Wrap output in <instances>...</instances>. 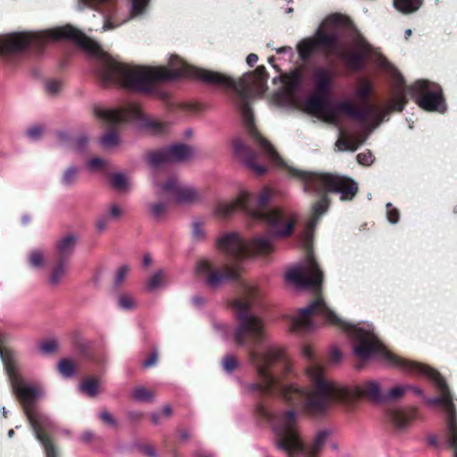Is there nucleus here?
Listing matches in <instances>:
<instances>
[{"instance_id":"obj_1","label":"nucleus","mask_w":457,"mask_h":457,"mask_svg":"<svg viewBox=\"0 0 457 457\" xmlns=\"http://www.w3.org/2000/svg\"><path fill=\"white\" fill-rule=\"evenodd\" d=\"M83 49L98 60L100 76L106 84H118L121 87L140 92L151 90L155 82L170 80L186 76L206 83L235 89L241 98L240 110L246 129L255 145L260 149L258 154L251 153L249 147L239 138L234 140V153L240 162L256 175L266 172L264 165L257 163V159L276 166L283 167L284 162L270 145L256 130L253 125V112L246 100L250 96H261L266 91L267 72L265 67L259 66L253 72L245 74L238 82L231 77L216 71L200 69L171 55L169 67L130 66L114 61L101 48L100 45L83 33Z\"/></svg>"},{"instance_id":"obj_2","label":"nucleus","mask_w":457,"mask_h":457,"mask_svg":"<svg viewBox=\"0 0 457 457\" xmlns=\"http://www.w3.org/2000/svg\"><path fill=\"white\" fill-rule=\"evenodd\" d=\"M318 317L349 334L353 341V353L359 360L368 361L371 358L379 357L389 365L400 367L413 374L424 375L434 381L440 396L428 399V403L429 404H442L445 411L448 412L445 441L453 450V457H457V423L454 416V404L446 383L440 374L428 366L394 355L379 341L370 324H351L346 322L332 312L321 297L301 309L292 318L291 329L310 330L314 327V319Z\"/></svg>"},{"instance_id":"obj_3","label":"nucleus","mask_w":457,"mask_h":457,"mask_svg":"<svg viewBox=\"0 0 457 457\" xmlns=\"http://www.w3.org/2000/svg\"><path fill=\"white\" fill-rule=\"evenodd\" d=\"M250 356L262 378V384L260 385L262 388L269 390L274 386H279L281 387V395L286 401L295 405L303 404L311 412L321 411L334 400L351 403L358 397L366 395L376 403L386 401V393L382 392L378 381L370 380L363 385L351 387L339 386L328 381L324 377L323 370L316 362L310 364L305 370L306 377L312 383V392L294 384L282 386L267 370L270 364L280 360L284 361L286 373L292 370L291 363L286 359L284 350L278 346L269 347L261 356L253 352Z\"/></svg>"},{"instance_id":"obj_4","label":"nucleus","mask_w":457,"mask_h":457,"mask_svg":"<svg viewBox=\"0 0 457 457\" xmlns=\"http://www.w3.org/2000/svg\"><path fill=\"white\" fill-rule=\"evenodd\" d=\"M378 65L387 70L394 78L395 88L390 102L384 108H378L373 104H365L357 110L350 101H342L330 104L328 96L313 94L304 104L306 112L317 117L327 123L339 125L344 115L353 118L362 126L363 130L369 134L375 129L380 122L393 111L401 112L405 105V96L402 85L403 79L398 71L386 61L378 55Z\"/></svg>"},{"instance_id":"obj_5","label":"nucleus","mask_w":457,"mask_h":457,"mask_svg":"<svg viewBox=\"0 0 457 457\" xmlns=\"http://www.w3.org/2000/svg\"><path fill=\"white\" fill-rule=\"evenodd\" d=\"M319 46L339 56L352 69H358L372 50L348 17L337 13L322 21L314 37L298 44L301 58L307 59Z\"/></svg>"},{"instance_id":"obj_6","label":"nucleus","mask_w":457,"mask_h":457,"mask_svg":"<svg viewBox=\"0 0 457 457\" xmlns=\"http://www.w3.org/2000/svg\"><path fill=\"white\" fill-rule=\"evenodd\" d=\"M0 357L4 362L12 390L21 403L24 412L33 428L36 438L45 448L46 457H57V451L51 443L47 433L54 428L53 420L40 413L34 406V401L44 395L40 386L25 382L17 368L16 358L11 352L0 349Z\"/></svg>"},{"instance_id":"obj_7","label":"nucleus","mask_w":457,"mask_h":457,"mask_svg":"<svg viewBox=\"0 0 457 457\" xmlns=\"http://www.w3.org/2000/svg\"><path fill=\"white\" fill-rule=\"evenodd\" d=\"M258 295L256 286L250 285L244 288L242 295L234 302L238 327L235 329V340L240 345L246 342V337L260 341L264 336L265 327L261 317L251 312L252 305Z\"/></svg>"},{"instance_id":"obj_8","label":"nucleus","mask_w":457,"mask_h":457,"mask_svg":"<svg viewBox=\"0 0 457 457\" xmlns=\"http://www.w3.org/2000/svg\"><path fill=\"white\" fill-rule=\"evenodd\" d=\"M272 191L264 187L256 197V212L259 217H253V221L266 224L273 237L284 238L289 237L294 230L297 220L296 214L289 210L281 207L269 208L271 201Z\"/></svg>"},{"instance_id":"obj_9","label":"nucleus","mask_w":457,"mask_h":457,"mask_svg":"<svg viewBox=\"0 0 457 457\" xmlns=\"http://www.w3.org/2000/svg\"><path fill=\"white\" fill-rule=\"evenodd\" d=\"M274 237L272 235H261L246 241L237 232H228L217 238V245L220 251L240 261L248 258L251 253L260 255L271 253L274 250Z\"/></svg>"},{"instance_id":"obj_10","label":"nucleus","mask_w":457,"mask_h":457,"mask_svg":"<svg viewBox=\"0 0 457 457\" xmlns=\"http://www.w3.org/2000/svg\"><path fill=\"white\" fill-rule=\"evenodd\" d=\"M273 430L277 447L286 452L288 457H314L315 454H311L304 446L296 427V415L294 411H287L279 416L273 425Z\"/></svg>"},{"instance_id":"obj_11","label":"nucleus","mask_w":457,"mask_h":457,"mask_svg":"<svg viewBox=\"0 0 457 457\" xmlns=\"http://www.w3.org/2000/svg\"><path fill=\"white\" fill-rule=\"evenodd\" d=\"M296 175L305 183V191L313 189L317 192L337 193L344 201L352 200L358 191L357 183L345 176L305 171H296Z\"/></svg>"},{"instance_id":"obj_12","label":"nucleus","mask_w":457,"mask_h":457,"mask_svg":"<svg viewBox=\"0 0 457 457\" xmlns=\"http://www.w3.org/2000/svg\"><path fill=\"white\" fill-rule=\"evenodd\" d=\"M285 279L287 284L297 289H317L322 283L323 273L312 254L309 253L303 263L288 270Z\"/></svg>"},{"instance_id":"obj_13","label":"nucleus","mask_w":457,"mask_h":457,"mask_svg":"<svg viewBox=\"0 0 457 457\" xmlns=\"http://www.w3.org/2000/svg\"><path fill=\"white\" fill-rule=\"evenodd\" d=\"M411 96H416L417 104L423 110L444 112L446 104L443 98L442 88L439 85L428 80H418L408 88Z\"/></svg>"},{"instance_id":"obj_14","label":"nucleus","mask_w":457,"mask_h":457,"mask_svg":"<svg viewBox=\"0 0 457 457\" xmlns=\"http://www.w3.org/2000/svg\"><path fill=\"white\" fill-rule=\"evenodd\" d=\"M240 209L249 220L259 217L256 212V197L246 190L240 189L236 198L231 201H219L214 208V214L220 217H228Z\"/></svg>"},{"instance_id":"obj_15","label":"nucleus","mask_w":457,"mask_h":457,"mask_svg":"<svg viewBox=\"0 0 457 457\" xmlns=\"http://www.w3.org/2000/svg\"><path fill=\"white\" fill-rule=\"evenodd\" d=\"M241 270L242 267L236 263L221 271L214 268V264L211 260H201L195 266L196 274L204 277L206 284L212 288L220 287L228 279L237 278Z\"/></svg>"},{"instance_id":"obj_16","label":"nucleus","mask_w":457,"mask_h":457,"mask_svg":"<svg viewBox=\"0 0 457 457\" xmlns=\"http://www.w3.org/2000/svg\"><path fill=\"white\" fill-rule=\"evenodd\" d=\"M154 184L159 196H173L179 204H192L201 200V195L195 188L190 186L180 187L175 178H170L164 183L155 179Z\"/></svg>"},{"instance_id":"obj_17","label":"nucleus","mask_w":457,"mask_h":457,"mask_svg":"<svg viewBox=\"0 0 457 457\" xmlns=\"http://www.w3.org/2000/svg\"><path fill=\"white\" fill-rule=\"evenodd\" d=\"M194 154L193 149L186 145L178 144L167 148L152 153L148 156V163L152 168L158 166L180 162L188 160Z\"/></svg>"},{"instance_id":"obj_18","label":"nucleus","mask_w":457,"mask_h":457,"mask_svg":"<svg viewBox=\"0 0 457 457\" xmlns=\"http://www.w3.org/2000/svg\"><path fill=\"white\" fill-rule=\"evenodd\" d=\"M281 88L275 94L274 100L280 105L297 104V92L302 85V72L296 69L280 79Z\"/></svg>"},{"instance_id":"obj_19","label":"nucleus","mask_w":457,"mask_h":457,"mask_svg":"<svg viewBox=\"0 0 457 457\" xmlns=\"http://www.w3.org/2000/svg\"><path fill=\"white\" fill-rule=\"evenodd\" d=\"M95 115L107 124H118L132 120L140 117V109L137 104H129L125 109H110L97 106L94 110Z\"/></svg>"},{"instance_id":"obj_20","label":"nucleus","mask_w":457,"mask_h":457,"mask_svg":"<svg viewBox=\"0 0 457 457\" xmlns=\"http://www.w3.org/2000/svg\"><path fill=\"white\" fill-rule=\"evenodd\" d=\"M334 74L324 68L314 70L312 75L313 92L316 95L329 96L333 87Z\"/></svg>"},{"instance_id":"obj_21","label":"nucleus","mask_w":457,"mask_h":457,"mask_svg":"<svg viewBox=\"0 0 457 457\" xmlns=\"http://www.w3.org/2000/svg\"><path fill=\"white\" fill-rule=\"evenodd\" d=\"M150 0H130L131 2V9H130V16H129L127 19H124L122 21H118L116 15H113L110 18L105 19L104 25H103V30L107 31L111 29H114L120 26L121 24L125 23L129 20H130L131 17H135L137 15H141L144 13L148 3Z\"/></svg>"},{"instance_id":"obj_22","label":"nucleus","mask_w":457,"mask_h":457,"mask_svg":"<svg viewBox=\"0 0 457 457\" xmlns=\"http://www.w3.org/2000/svg\"><path fill=\"white\" fill-rule=\"evenodd\" d=\"M328 205V200H327V198L324 197L313 206V212H314V214L316 215V217L312 218L309 221L307 227L305 228V229L302 235L303 244L304 245V246L306 248H309V246L311 245L313 229L318 222V218H319V216L322 215L327 211Z\"/></svg>"},{"instance_id":"obj_23","label":"nucleus","mask_w":457,"mask_h":457,"mask_svg":"<svg viewBox=\"0 0 457 457\" xmlns=\"http://www.w3.org/2000/svg\"><path fill=\"white\" fill-rule=\"evenodd\" d=\"M391 422L399 429L406 428L415 419L412 409H393L388 412Z\"/></svg>"},{"instance_id":"obj_24","label":"nucleus","mask_w":457,"mask_h":457,"mask_svg":"<svg viewBox=\"0 0 457 457\" xmlns=\"http://www.w3.org/2000/svg\"><path fill=\"white\" fill-rule=\"evenodd\" d=\"M373 89L374 85L370 79L360 78L356 83L354 97L358 100L365 101L371 95Z\"/></svg>"},{"instance_id":"obj_25","label":"nucleus","mask_w":457,"mask_h":457,"mask_svg":"<svg viewBox=\"0 0 457 457\" xmlns=\"http://www.w3.org/2000/svg\"><path fill=\"white\" fill-rule=\"evenodd\" d=\"M365 138L346 137L342 134L336 143V146L339 151H355L359 145L364 142Z\"/></svg>"},{"instance_id":"obj_26","label":"nucleus","mask_w":457,"mask_h":457,"mask_svg":"<svg viewBox=\"0 0 457 457\" xmlns=\"http://www.w3.org/2000/svg\"><path fill=\"white\" fill-rule=\"evenodd\" d=\"M422 0H394V6L399 12L408 14L420 9Z\"/></svg>"},{"instance_id":"obj_27","label":"nucleus","mask_w":457,"mask_h":457,"mask_svg":"<svg viewBox=\"0 0 457 457\" xmlns=\"http://www.w3.org/2000/svg\"><path fill=\"white\" fill-rule=\"evenodd\" d=\"M77 237L70 234L58 241L56 247L61 255L70 254L75 248Z\"/></svg>"},{"instance_id":"obj_28","label":"nucleus","mask_w":457,"mask_h":457,"mask_svg":"<svg viewBox=\"0 0 457 457\" xmlns=\"http://www.w3.org/2000/svg\"><path fill=\"white\" fill-rule=\"evenodd\" d=\"M167 284L163 270H157L146 282V289L148 291H155Z\"/></svg>"},{"instance_id":"obj_29","label":"nucleus","mask_w":457,"mask_h":457,"mask_svg":"<svg viewBox=\"0 0 457 457\" xmlns=\"http://www.w3.org/2000/svg\"><path fill=\"white\" fill-rule=\"evenodd\" d=\"M99 143L103 148L111 150L120 145V139L115 131H109L99 139Z\"/></svg>"},{"instance_id":"obj_30","label":"nucleus","mask_w":457,"mask_h":457,"mask_svg":"<svg viewBox=\"0 0 457 457\" xmlns=\"http://www.w3.org/2000/svg\"><path fill=\"white\" fill-rule=\"evenodd\" d=\"M79 387L83 394L91 397L96 396L99 392V383L93 378L85 380Z\"/></svg>"},{"instance_id":"obj_31","label":"nucleus","mask_w":457,"mask_h":457,"mask_svg":"<svg viewBox=\"0 0 457 457\" xmlns=\"http://www.w3.org/2000/svg\"><path fill=\"white\" fill-rule=\"evenodd\" d=\"M329 432L327 430H321L318 432L313 444L310 447V449H307L308 452H310L311 454H316L320 452V450L323 447L326 441L328 440Z\"/></svg>"},{"instance_id":"obj_32","label":"nucleus","mask_w":457,"mask_h":457,"mask_svg":"<svg viewBox=\"0 0 457 457\" xmlns=\"http://www.w3.org/2000/svg\"><path fill=\"white\" fill-rule=\"evenodd\" d=\"M112 187L120 191H126L129 188V181L126 175L115 173L111 178Z\"/></svg>"},{"instance_id":"obj_33","label":"nucleus","mask_w":457,"mask_h":457,"mask_svg":"<svg viewBox=\"0 0 457 457\" xmlns=\"http://www.w3.org/2000/svg\"><path fill=\"white\" fill-rule=\"evenodd\" d=\"M132 397L137 402H151L154 400V394L145 386H137L133 390Z\"/></svg>"},{"instance_id":"obj_34","label":"nucleus","mask_w":457,"mask_h":457,"mask_svg":"<svg viewBox=\"0 0 457 457\" xmlns=\"http://www.w3.org/2000/svg\"><path fill=\"white\" fill-rule=\"evenodd\" d=\"M65 274V266L62 263L59 264L56 268L54 269L52 275L50 277L49 282L51 286L57 287L61 283L62 279L64 278Z\"/></svg>"},{"instance_id":"obj_35","label":"nucleus","mask_w":457,"mask_h":457,"mask_svg":"<svg viewBox=\"0 0 457 457\" xmlns=\"http://www.w3.org/2000/svg\"><path fill=\"white\" fill-rule=\"evenodd\" d=\"M118 305L124 311H129L136 307L137 302L131 295L121 294L118 297Z\"/></svg>"},{"instance_id":"obj_36","label":"nucleus","mask_w":457,"mask_h":457,"mask_svg":"<svg viewBox=\"0 0 457 457\" xmlns=\"http://www.w3.org/2000/svg\"><path fill=\"white\" fill-rule=\"evenodd\" d=\"M58 369L60 373L66 378L71 377L75 372L74 363L67 359H63L59 362Z\"/></svg>"},{"instance_id":"obj_37","label":"nucleus","mask_w":457,"mask_h":457,"mask_svg":"<svg viewBox=\"0 0 457 457\" xmlns=\"http://www.w3.org/2000/svg\"><path fill=\"white\" fill-rule=\"evenodd\" d=\"M149 210L151 212V215L155 220H162L164 218L167 212V209L164 204L162 203H156L153 204L149 206Z\"/></svg>"},{"instance_id":"obj_38","label":"nucleus","mask_w":457,"mask_h":457,"mask_svg":"<svg viewBox=\"0 0 457 457\" xmlns=\"http://www.w3.org/2000/svg\"><path fill=\"white\" fill-rule=\"evenodd\" d=\"M408 386L396 385L386 393V400L397 399L408 391Z\"/></svg>"},{"instance_id":"obj_39","label":"nucleus","mask_w":457,"mask_h":457,"mask_svg":"<svg viewBox=\"0 0 457 457\" xmlns=\"http://www.w3.org/2000/svg\"><path fill=\"white\" fill-rule=\"evenodd\" d=\"M29 263L33 268L38 269L43 267L45 259L43 253L39 250H34L29 254Z\"/></svg>"},{"instance_id":"obj_40","label":"nucleus","mask_w":457,"mask_h":457,"mask_svg":"<svg viewBox=\"0 0 457 457\" xmlns=\"http://www.w3.org/2000/svg\"><path fill=\"white\" fill-rule=\"evenodd\" d=\"M78 174V170L76 167L71 166L68 168L65 172L63 173V176L62 178V182L65 186H71L74 183L75 179Z\"/></svg>"},{"instance_id":"obj_41","label":"nucleus","mask_w":457,"mask_h":457,"mask_svg":"<svg viewBox=\"0 0 457 457\" xmlns=\"http://www.w3.org/2000/svg\"><path fill=\"white\" fill-rule=\"evenodd\" d=\"M130 268L128 265H122L119 268L116 272L114 283L116 286H120L129 273Z\"/></svg>"},{"instance_id":"obj_42","label":"nucleus","mask_w":457,"mask_h":457,"mask_svg":"<svg viewBox=\"0 0 457 457\" xmlns=\"http://www.w3.org/2000/svg\"><path fill=\"white\" fill-rule=\"evenodd\" d=\"M357 161L361 165H370L374 162L373 155L370 150L361 153L357 155Z\"/></svg>"},{"instance_id":"obj_43","label":"nucleus","mask_w":457,"mask_h":457,"mask_svg":"<svg viewBox=\"0 0 457 457\" xmlns=\"http://www.w3.org/2000/svg\"><path fill=\"white\" fill-rule=\"evenodd\" d=\"M57 349V343L54 340H48L39 345V350L43 353H50Z\"/></svg>"},{"instance_id":"obj_44","label":"nucleus","mask_w":457,"mask_h":457,"mask_svg":"<svg viewBox=\"0 0 457 457\" xmlns=\"http://www.w3.org/2000/svg\"><path fill=\"white\" fill-rule=\"evenodd\" d=\"M386 217L389 222L396 223L399 220V212L390 203L386 204Z\"/></svg>"},{"instance_id":"obj_45","label":"nucleus","mask_w":457,"mask_h":457,"mask_svg":"<svg viewBox=\"0 0 457 457\" xmlns=\"http://www.w3.org/2000/svg\"><path fill=\"white\" fill-rule=\"evenodd\" d=\"M223 368L228 372L233 371L237 367V361L234 356H226L223 360Z\"/></svg>"},{"instance_id":"obj_46","label":"nucleus","mask_w":457,"mask_h":457,"mask_svg":"<svg viewBox=\"0 0 457 457\" xmlns=\"http://www.w3.org/2000/svg\"><path fill=\"white\" fill-rule=\"evenodd\" d=\"M122 213L123 212L121 208L118 204H112L110 205L109 212L108 214H106V216H108L109 220H117L122 216Z\"/></svg>"},{"instance_id":"obj_47","label":"nucleus","mask_w":457,"mask_h":457,"mask_svg":"<svg viewBox=\"0 0 457 457\" xmlns=\"http://www.w3.org/2000/svg\"><path fill=\"white\" fill-rule=\"evenodd\" d=\"M146 127L153 132V133H161L164 130L166 125L162 122H160L158 120H150L146 123Z\"/></svg>"},{"instance_id":"obj_48","label":"nucleus","mask_w":457,"mask_h":457,"mask_svg":"<svg viewBox=\"0 0 457 457\" xmlns=\"http://www.w3.org/2000/svg\"><path fill=\"white\" fill-rule=\"evenodd\" d=\"M104 163H105V161L104 159L96 157V158H93L88 161L87 166L91 170L95 171V170H99L103 169L104 166Z\"/></svg>"},{"instance_id":"obj_49","label":"nucleus","mask_w":457,"mask_h":457,"mask_svg":"<svg viewBox=\"0 0 457 457\" xmlns=\"http://www.w3.org/2000/svg\"><path fill=\"white\" fill-rule=\"evenodd\" d=\"M61 88V83L56 80H50L46 82L45 84V89L49 94H55L57 93Z\"/></svg>"},{"instance_id":"obj_50","label":"nucleus","mask_w":457,"mask_h":457,"mask_svg":"<svg viewBox=\"0 0 457 457\" xmlns=\"http://www.w3.org/2000/svg\"><path fill=\"white\" fill-rule=\"evenodd\" d=\"M109 222V218L106 215L99 217L96 222V228L99 232H103L106 229Z\"/></svg>"},{"instance_id":"obj_51","label":"nucleus","mask_w":457,"mask_h":457,"mask_svg":"<svg viewBox=\"0 0 457 457\" xmlns=\"http://www.w3.org/2000/svg\"><path fill=\"white\" fill-rule=\"evenodd\" d=\"M42 132H43L42 127L34 126L27 131V135L30 139L36 140L41 136Z\"/></svg>"},{"instance_id":"obj_52","label":"nucleus","mask_w":457,"mask_h":457,"mask_svg":"<svg viewBox=\"0 0 457 457\" xmlns=\"http://www.w3.org/2000/svg\"><path fill=\"white\" fill-rule=\"evenodd\" d=\"M205 232L200 222H194L193 224V236L195 239L204 238Z\"/></svg>"},{"instance_id":"obj_53","label":"nucleus","mask_w":457,"mask_h":457,"mask_svg":"<svg viewBox=\"0 0 457 457\" xmlns=\"http://www.w3.org/2000/svg\"><path fill=\"white\" fill-rule=\"evenodd\" d=\"M158 353L156 351L153 352L151 355L143 361L144 368H150L157 363Z\"/></svg>"},{"instance_id":"obj_54","label":"nucleus","mask_w":457,"mask_h":457,"mask_svg":"<svg viewBox=\"0 0 457 457\" xmlns=\"http://www.w3.org/2000/svg\"><path fill=\"white\" fill-rule=\"evenodd\" d=\"M100 419L105 424L110 425V426H113L116 423L114 418L112 417V415L109 411H103L100 413Z\"/></svg>"},{"instance_id":"obj_55","label":"nucleus","mask_w":457,"mask_h":457,"mask_svg":"<svg viewBox=\"0 0 457 457\" xmlns=\"http://www.w3.org/2000/svg\"><path fill=\"white\" fill-rule=\"evenodd\" d=\"M87 145V138L86 137H80L77 138L73 143V147L77 151H82Z\"/></svg>"},{"instance_id":"obj_56","label":"nucleus","mask_w":457,"mask_h":457,"mask_svg":"<svg viewBox=\"0 0 457 457\" xmlns=\"http://www.w3.org/2000/svg\"><path fill=\"white\" fill-rule=\"evenodd\" d=\"M108 0H79V4H83L84 7H95L98 4L106 3Z\"/></svg>"},{"instance_id":"obj_57","label":"nucleus","mask_w":457,"mask_h":457,"mask_svg":"<svg viewBox=\"0 0 457 457\" xmlns=\"http://www.w3.org/2000/svg\"><path fill=\"white\" fill-rule=\"evenodd\" d=\"M302 354L308 360L312 358V349L309 345H304L302 349Z\"/></svg>"},{"instance_id":"obj_58","label":"nucleus","mask_w":457,"mask_h":457,"mask_svg":"<svg viewBox=\"0 0 457 457\" xmlns=\"http://www.w3.org/2000/svg\"><path fill=\"white\" fill-rule=\"evenodd\" d=\"M258 62V56L255 54H250L246 57V62L249 66H253Z\"/></svg>"},{"instance_id":"obj_59","label":"nucleus","mask_w":457,"mask_h":457,"mask_svg":"<svg viewBox=\"0 0 457 457\" xmlns=\"http://www.w3.org/2000/svg\"><path fill=\"white\" fill-rule=\"evenodd\" d=\"M68 139L69 136L66 132H60L57 134V140L61 145H63Z\"/></svg>"},{"instance_id":"obj_60","label":"nucleus","mask_w":457,"mask_h":457,"mask_svg":"<svg viewBox=\"0 0 457 457\" xmlns=\"http://www.w3.org/2000/svg\"><path fill=\"white\" fill-rule=\"evenodd\" d=\"M276 52L278 54H289L290 56L294 55V52L291 47L288 46H283L276 49Z\"/></svg>"},{"instance_id":"obj_61","label":"nucleus","mask_w":457,"mask_h":457,"mask_svg":"<svg viewBox=\"0 0 457 457\" xmlns=\"http://www.w3.org/2000/svg\"><path fill=\"white\" fill-rule=\"evenodd\" d=\"M331 357H332L333 361L337 362L341 360L342 353L338 349H334L331 352Z\"/></svg>"},{"instance_id":"obj_62","label":"nucleus","mask_w":457,"mask_h":457,"mask_svg":"<svg viewBox=\"0 0 457 457\" xmlns=\"http://www.w3.org/2000/svg\"><path fill=\"white\" fill-rule=\"evenodd\" d=\"M144 453L145 455H147L149 457H156V453H155L154 449L151 446L145 447Z\"/></svg>"},{"instance_id":"obj_63","label":"nucleus","mask_w":457,"mask_h":457,"mask_svg":"<svg viewBox=\"0 0 457 457\" xmlns=\"http://www.w3.org/2000/svg\"><path fill=\"white\" fill-rule=\"evenodd\" d=\"M152 263V258L149 254H145L143 258L144 266L147 267Z\"/></svg>"},{"instance_id":"obj_64","label":"nucleus","mask_w":457,"mask_h":457,"mask_svg":"<svg viewBox=\"0 0 457 457\" xmlns=\"http://www.w3.org/2000/svg\"><path fill=\"white\" fill-rule=\"evenodd\" d=\"M162 412L165 416L170 417L172 413V409L170 405H166L163 407Z\"/></svg>"}]
</instances>
